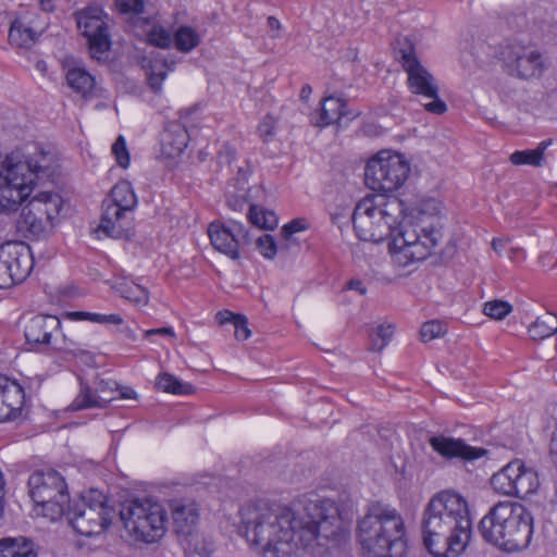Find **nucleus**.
I'll return each instance as SVG.
<instances>
[{
	"label": "nucleus",
	"instance_id": "nucleus-1",
	"mask_svg": "<svg viewBox=\"0 0 557 557\" xmlns=\"http://www.w3.org/2000/svg\"><path fill=\"white\" fill-rule=\"evenodd\" d=\"M345 536L339 510L330 499L282 509L259 505L247 521V537L262 546L263 557H292L300 548L320 553L318 548L337 545Z\"/></svg>",
	"mask_w": 557,
	"mask_h": 557
},
{
	"label": "nucleus",
	"instance_id": "nucleus-2",
	"mask_svg": "<svg viewBox=\"0 0 557 557\" xmlns=\"http://www.w3.org/2000/svg\"><path fill=\"white\" fill-rule=\"evenodd\" d=\"M351 219L361 240L379 243L392 237L391 257L400 268L426 259L443 237L438 228L405 216L404 203L396 197L368 195L358 201Z\"/></svg>",
	"mask_w": 557,
	"mask_h": 557
},
{
	"label": "nucleus",
	"instance_id": "nucleus-3",
	"mask_svg": "<svg viewBox=\"0 0 557 557\" xmlns=\"http://www.w3.org/2000/svg\"><path fill=\"white\" fill-rule=\"evenodd\" d=\"M421 535L435 557H458L471 537V519L463 496L450 490L435 494L423 510Z\"/></svg>",
	"mask_w": 557,
	"mask_h": 557
},
{
	"label": "nucleus",
	"instance_id": "nucleus-4",
	"mask_svg": "<svg viewBox=\"0 0 557 557\" xmlns=\"http://www.w3.org/2000/svg\"><path fill=\"white\" fill-rule=\"evenodd\" d=\"M53 157L36 149L21 148L0 154V214L15 212L30 196L36 184L51 174Z\"/></svg>",
	"mask_w": 557,
	"mask_h": 557
},
{
	"label": "nucleus",
	"instance_id": "nucleus-5",
	"mask_svg": "<svg viewBox=\"0 0 557 557\" xmlns=\"http://www.w3.org/2000/svg\"><path fill=\"white\" fill-rule=\"evenodd\" d=\"M357 539L367 557H404L407 550L403 517L382 503L368 507L358 522Z\"/></svg>",
	"mask_w": 557,
	"mask_h": 557
},
{
	"label": "nucleus",
	"instance_id": "nucleus-6",
	"mask_svg": "<svg viewBox=\"0 0 557 557\" xmlns=\"http://www.w3.org/2000/svg\"><path fill=\"white\" fill-rule=\"evenodd\" d=\"M482 539L506 553L529 547L533 535V516L517 502H498L479 522Z\"/></svg>",
	"mask_w": 557,
	"mask_h": 557
},
{
	"label": "nucleus",
	"instance_id": "nucleus-7",
	"mask_svg": "<svg viewBox=\"0 0 557 557\" xmlns=\"http://www.w3.org/2000/svg\"><path fill=\"white\" fill-rule=\"evenodd\" d=\"M120 519L136 540L153 543L165 533L166 512L162 505L149 498L125 502L120 510Z\"/></svg>",
	"mask_w": 557,
	"mask_h": 557
},
{
	"label": "nucleus",
	"instance_id": "nucleus-8",
	"mask_svg": "<svg viewBox=\"0 0 557 557\" xmlns=\"http://www.w3.org/2000/svg\"><path fill=\"white\" fill-rule=\"evenodd\" d=\"M395 49L396 60L407 73L408 88L412 94L431 98L432 101L424 104L426 111L434 114H443L447 110L446 103L438 97V86L434 76L421 64L417 58L414 46L408 38L398 40Z\"/></svg>",
	"mask_w": 557,
	"mask_h": 557
},
{
	"label": "nucleus",
	"instance_id": "nucleus-9",
	"mask_svg": "<svg viewBox=\"0 0 557 557\" xmlns=\"http://www.w3.org/2000/svg\"><path fill=\"white\" fill-rule=\"evenodd\" d=\"M28 493L44 516L54 521L65 513L70 494L64 478L54 469L34 471L27 481Z\"/></svg>",
	"mask_w": 557,
	"mask_h": 557
},
{
	"label": "nucleus",
	"instance_id": "nucleus-10",
	"mask_svg": "<svg viewBox=\"0 0 557 557\" xmlns=\"http://www.w3.org/2000/svg\"><path fill=\"white\" fill-rule=\"evenodd\" d=\"M64 515L76 533L90 537L110 525L113 509L108 506L107 497L101 492L90 490L74 504L69 502Z\"/></svg>",
	"mask_w": 557,
	"mask_h": 557
},
{
	"label": "nucleus",
	"instance_id": "nucleus-11",
	"mask_svg": "<svg viewBox=\"0 0 557 557\" xmlns=\"http://www.w3.org/2000/svg\"><path fill=\"white\" fill-rule=\"evenodd\" d=\"M499 60L507 75L520 81L539 79L548 69V59L544 52L534 45L517 39L500 45Z\"/></svg>",
	"mask_w": 557,
	"mask_h": 557
},
{
	"label": "nucleus",
	"instance_id": "nucleus-12",
	"mask_svg": "<svg viewBox=\"0 0 557 557\" xmlns=\"http://www.w3.org/2000/svg\"><path fill=\"white\" fill-rule=\"evenodd\" d=\"M63 206L59 193L41 191L23 207L17 219V230L28 237L41 238L51 234Z\"/></svg>",
	"mask_w": 557,
	"mask_h": 557
},
{
	"label": "nucleus",
	"instance_id": "nucleus-13",
	"mask_svg": "<svg viewBox=\"0 0 557 557\" xmlns=\"http://www.w3.org/2000/svg\"><path fill=\"white\" fill-rule=\"evenodd\" d=\"M409 173L410 164L403 154L380 151L368 161L364 181L370 189L387 194L399 189Z\"/></svg>",
	"mask_w": 557,
	"mask_h": 557
},
{
	"label": "nucleus",
	"instance_id": "nucleus-14",
	"mask_svg": "<svg viewBox=\"0 0 557 557\" xmlns=\"http://www.w3.org/2000/svg\"><path fill=\"white\" fill-rule=\"evenodd\" d=\"M491 485L498 494L523 498L536 492L540 481L533 468H528L522 460L515 459L492 475Z\"/></svg>",
	"mask_w": 557,
	"mask_h": 557
},
{
	"label": "nucleus",
	"instance_id": "nucleus-15",
	"mask_svg": "<svg viewBox=\"0 0 557 557\" xmlns=\"http://www.w3.org/2000/svg\"><path fill=\"white\" fill-rule=\"evenodd\" d=\"M137 205L136 195L128 182L115 184L110 197L102 203L103 212L99 228L108 236L120 238L125 227L123 224L125 214L132 211Z\"/></svg>",
	"mask_w": 557,
	"mask_h": 557
},
{
	"label": "nucleus",
	"instance_id": "nucleus-16",
	"mask_svg": "<svg viewBox=\"0 0 557 557\" xmlns=\"http://www.w3.org/2000/svg\"><path fill=\"white\" fill-rule=\"evenodd\" d=\"M34 257L30 247L22 242L0 245V288L22 283L30 274Z\"/></svg>",
	"mask_w": 557,
	"mask_h": 557
},
{
	"label": "nucleus",
	"instance_id": "nucleus-17",
	"mask_svg": "<svg viewBox=\"0 0 557 557\" xmlns=\"http://www.w3.org/2000/svg\"><path fill=\"white\" fill-rule=\"evenodd\" d=\"M107 14L102 7L91 4L75 13L78 29L88 42L91 58L101 60L111 47L106 22Z\"/></svg>",
	"mask_w": 557,
	"mask_h": 557
},
{
	"label": "nucleus",
	"instance_id": "nucleus-18",
	"mask_svg": "<svg viewBox=\"0 0 557 557\" xmlns=\"http://www.w3.org/2000/svg\"><path fill=\"white\" fill-rule=\"evenodd\" d=\"M208 236L215 250L233 260L239 258L240 242L248 243V233L239 223H234L232 227H228L221 222H212L208 226Z\"/></svg>",
	"mask_w": 557,
	"mask_h": 557
},
{
	"label": "nucleus",
	"instance_id": "nucleus-19",
	"mask_svg": "<svg viewBox=\"0 0 557 557\" xmlns=\"http://www.w3.org/2000/svg\"><path fill=\"white\" fill-rule=\"evenodd\" d=\"M430 446L444 458H461L465 461H474L488 454L482 447L468 445L462 438H454L445 435H435L429 440Z\"/></svg>",
	"mask_w": 557,
	"mask_h": 557
},
{
	"label": "nucleus",
	"instance_id": "nucleus-20",
	"mask_svg": "<svg viewBox=\"0 0 557 557\" xmlns=\"http://www.w3.org/2000/svg\"><path fill=\"white\" fill-rule=\"evenodd\" d=\"M115 387L117 383L114 381L100 380L96 388L92 389L88 385H81V391L71 404L72 410H81L85 408L104 407L108 403L115 399Z\"/></svg>",
	"mask_w": 557,
	"mask_h": 557
},
{
	"label": "nucleus",
	"instance_id": "nucleus-21",
	"mask_svg": "<svg viewBox=\"0 0 557 557\" xmlns=\"http://www.w3.org/2000/svg\"><path fill=\"white\" fill-rule=\"evenodd\" d=\"M24 403L23 387L16 381L0 375V423L16 418Z\"/></svg>",
	"mask_w": 557,
	"mask_h": 557
},
{
	"label": "nucleus",
	"instance_id": "nucleus-22",
	"mask_svg": "<svg viewBox=\"0 0 557 557\" xmlns=\"http://www.w3.org/2000/svg\"><path fill=\"white\" fill-rule=\"evenodd\" d=\"M61 321L55 315H34L24 327L26 342L35 346H49L51 345L52 335L59 331Z\"/></svg>",
	"mask_w": 557,
	"mask_h": 557
},
{
	"label": "nucleus",
	"instance_id": "nucleus-23",
	"mask_svg": "<svg viewBox=\"0 0 557 557\" xmlns=\"http://www.w3.org/2000/svg\"><path fill=\"white\" fill-rule=\"evenodd\" d=\"M170 509L173 519V529L177 536L195 529L199 513L194 502L173 499L170 502Z\"/></svg>",
	"mask_w": 557,
	"mask_h": 557
},
{
	"label": "nucleus",
	"instance_id": "nucleus-24",
	"mask_svg": "<svg viewBox=\"0 0 557 557\" xmlns=\"http://www.w3.org/2000/svg\"><path fill=\"white\" fill-rule=\"evenodd\" d=\"M189 135L184 125L173 123L162 134V151L169 157L180 156L187 147Z\"/></svg>",
	"mask_w": 557,
	"mask_h": 557
},
{
	"label": "nucleus",
	"instance_id": "nucleus-25",
	"mask_svg": "<svg viewBox=\"0 0 557 557\" xmlns=\"http://www.w3.org/2000/svg\"><path fill=\"white\" fill-rule=\"evenodd\" d=\"M347 104L342 98L330 96L324 98L318 117L312 116L311 122L319 127L329 126L348 115Z\"/></svg>",
	"mask_w": 557,
	"mask_h": 557
},
{
	"label": "nucleus",
	"instance_id": "nucleus-26",
	"mask_svg": "<svg viewBox=\"0 0 557 557\" xmlns=\"http://www.w3.org/2000/svg\"><path fill=\"white\" fill-rule=\"evenodd\" d=\"M178 543L188 556L210 557L214 550L213 542L194 530L177 536Z\"/></svg>",
	"mask_w": 557,
	"mask_h": 557
},
{
	"label": "nucleus",
	"instance_id": "nucleus-27",
	"mask_svg": "<svg viewBox=\"0 0 557 557\" xmlns=\"http://www.w3.org/2000/svg\"><path fill=\"white\" fill-rule=\"evenodd\" d=\"M41 30L35 29L25 18H16L11 23L9 42L17 48H30L40 36Z\"/></svg>",
	"mask_w": 557,
	"mask_h": 557
},
{
	"label": "nucleus",
	"instance_id": "nucleus-28",
	"mask_svg": "<svg viewBox=\"0 0 557 557\" xmlns=\"http://www.w3.org/2000/svg\"><path fill=\"white\" fill-rule=\"evenodd\" d=\"M113 289L136 307H145L149 302V292L133 281L120 280L113 284Z\"/></svg>",
	"mask_w": 557,
	"mask_h": 557
},
{
	"label": "nucleus",
	"instance_id": "nucleus-29",
	"mask_svg": "<svg viewBox=\"0 0 557 557\" xmlns=\"http://www.w3.org/2000/svg\"><path fill=\"white\" fill-rule=\"evenodd\" d=\"M0 557H37V554L26 539L4 537L0 540Z\"/></svg>",
	"mask_w": 557,
	"mask_h": 557
},
{
	"label": "nucleus",
	"instance_id": "nucleus-30",
	"mask_svg": "<svg viewBox=\"0 0 557 557\" xmlns=\"http://www.w3.org/2000/svg\"><path fill=\"white\" fill-rule=\"evenodd\" d=\"M175 49L183 53H188L197 48L201 42L200 34L191 26H180L173 35Z\"/></svg>",
	"mask_w": 557,
	"mask_h": 557
},
{
	"label": "nucleus",
	"instance_id": "nucleus-31",
	"mask_svg": "<svg viewBox=\"0 0 557 557\" xmlns=\"http://www.w3.org/2000/svg\"><path fill=\"white\" fill-rule=\"evenodd\" d=\"M552 139L543 140L535 149L518 150L510 156L511 163L516 165L529 164L541 166L544 161V151L552 145Z\"/></svg>",
	"mask_w": 557,
	"mask_h": 557
},
{
	"label": "nucleus",
	"instance_id": "nucleus-32",
	"mask_svg": "<svg viewBox=\"0 0 557 557\" xmlns=\"http://www.w3.org/2000/svg\"><path fill=\"white\" fill-rule=\"evenodd\" d=\"M67 85L76 92L87 96L95 88V77L82 67H72L66 73Z\"/></svg>",
	"mask_w": 557,
	"mask_h": 557
},
{
	"label": "nucleus",
	"instance_id": "nucleus-33",
	"mask_svg": "<svg viewBox=\"0 0 557 557\" xmlns=\"http://www.w3.org/2000/svg\"><path fill=\"white\" fill-rule=\"evenodd\" d=\"M528 332L534 341H542L552 336L557 332V315L546 312L529 326Z\"/></svg>",
	"mask_w": 557,
	"mask_h": 557
},
{
	"label": "nucleus",
	"instance_id": "nucleus-34",
	"mask_svg": "<svg viewBox=\"0 0 557 557\" xmlns=\"http://www.w3.org/2000/svg\"><path fill=\"white\" fill-rule=\"evenodd\" d=\"M175 67V62H169L165 59L159 60L154 59L147 71V79L150 88L153 91H160L162 82L168 76V72L173 71Z\"/></svg>",
	"mask_w": 557,
	"mask_h": 557
},
{
	"label": "nucleus",
	"instance_id": "nucleus-35",
	"mask_svg": "<svg viewBox=\"0 0 557 557\" xmlns=\"http://www.w3.org/2000/svg\"><path fill=\"white\" fill-rule=\"evenodd\" d=\"M156 387L174 395H188L193 393V386L189 383L182 382L170 373H160L156 380Z\"/></svg>",
	"mask_w": 557,
	"mask_h": 557
},
{
	"label": "nucleus",
	"instance_id": "nucleus-36",
	"mask_svg": "<svg viewBox=\"0 0 557 557\" xmlns=\"http://www.w3.org/2000/svg\"><path fill=\"white\" fill-rule=\"evenodd\" d=\"M248 219L251 224L263 230H273L277 225V216L273 211L251 205Z\"/></svg>",
	"mask_w": 557,
	"mask_h": 557
},
{
	"label": "nucleus",
	"instance_id": "nucleus-37",
	"mask_svg": "<svg viewBox=\"0 0 557 557\" xmlns=\"http://www.w3.org/2000/svg\"><path fill=\"white\" fill-rule=\"evenodd\" d=\"M394 333V326L392 324H382L370 335V347L372 351H382L387 345Z\"/></svg>",
	"mask_w": 557,
	"mask_h": 557
},
{
	"label": "nucleus",
	"instance_id": "nucleus-38",
	"mask_svg": "<svg viewBox=\"0 0 557 557\" xmlns=\"http://www.w3.org/2000/svg\"><path fill=\"white\" fill-rule=\"evenodd\" d=\"M173 36L162 26L153 25L147 33V42L151 46L168 49L173 44Z\"/></svg>",
	"mask_w": 557,
	"mask_h": 557
},
{
	"label": "nucleus",
	"instance_id": "nucleus-39",
	"mask_svg": "<svg viewBox=\"0 0 557 557\" xmlns=\"http://www.w3.org/2000/svg\"><path fill=\"white\" fill-rule=\"evenodd\" d=\"M512 310V306L504 300H492L484 304L483 312L495 320H502Z\"/></svg>",
	"mask_w": 557,
	"mask_h": 557
},
{
	"label": "nucleus",
	"instance_id": "nucleus-40",
	"mask_svg": "<svg viewBox=\"0 0 557 557\" xmlns=\"http://www.w3.org/2000/svg\"><path fill=\"white\" fill-rule=\"evenodd\" d=\"M446 332L445 325L436 320L423 323L420 330V336L423 342H430L436 337L444 335Z\"/></svg>",
	"mask_w": 557,
	"mask_h": 557
},
{
	"label": "nucleus",
	"instance_id": "nucleus-41",
	"mask_svg": "<svg viewBox=\"0 0 557 557\" xmlns=\"http://www.w3.org/2000/svg\"><path fill=\"white\" fill-rule=\"evenodd\" d=\"M112 153L114 154L117 164L126 169L129 165V152L126 147L125 138L120 135L112 145Z\"/></svg>",
	"mask_w": 557,
	"mask_h": 557
},
{
	"label": "nucleus",
	"instance_id": "nucleus-42",
	"mask_svg": "<svg viewBox=\"0 0 557 557\" xmlns=\"http://www.w3.org/2000/svg\"><path fill=\"white\" fill-rule=\"evenodd\" d=\"M275 120L272 115H265L258 125L257 132L263 143H269L275 135Z\"/></svg>",
	"mask_w": 557,
	"mask_h": 557
},
{
	"label": "nucleus",
	"instance_id": "nucleus-43",
	"mask_svg": "<svg viewBox=\"0 0 557 557\" xmlns=\"http://www.w3.org/2000/svg\"><path fill=\"white\" fill-rule=\"evenodd\" d=\"M115 5L123 14L139 15L144 12V0H115Z\"/></svg>",
	"mask_w": 557,
	"mask_h": 557
},
{
	"label": "nucleus",
	"instance_id": "nucleus-44",
	"mask_svg": "<svg viewBox=\"0 0 557 557\" xmlns=\"http://www.w3.org/2000/svg\"><path fill=\"white\" fill-rule=\"evenodd\" d=\"M257 248L268 259L274 258L277 250L274 238L269 234H264L257 239Z\"/></svg>",
	"mask_w": 557,
	"mask_h": 557
},
{
	"label": "nucleus",
	"instance_id": "nucleus-45",
	"mask_svg": "<svg viewBox=\"0 0 557 557\" xmlns=\"http://www.w3.org/2000/svg\"><path fill=\"white\" fill-rule=\"evenodd\" d=\"M63 346H60L59 349L65 350L67 352L73 354L74 356H81L85 357L86 361H89L92 359L91 354L83 347L82 344L78 342H75L73 339H69L66 336H64L63 339Z\"/></svg>",
	"mask_w": 557,
	"mask_h": 557
},
{
	"label": "nucleus",
	"instance_id": "nucleus-46",
	"mask_svg": "<svg viewBox=\"0 0 557 557\" xmlns=\"http://www.w3.org/2000/svg\"><path fill=\"white\" fill-rule=\"evenodd\" d=\"M235 327V337L239 341H246L250 336L248 329L247 318L243 314H237L236 321L233 323Z\"/></svg>",
	"mask_w": 557,
	"mask_h": 557
},
{
	"label": "nucleus",
	"instance_id": "nucleus-47",
	"mask_svg": "<svg viewBox=\"0 0 557 557\" xmlns=\"http://www.w3.org/2000/svg\"><path fill=\"white\" fill-rule=\"evenodd\" d=\"M307 227L308 224L305 219H294L283 226L282 234L288 238L290 235L305 231Z\"/></svg>",
	"mask_w": 557,
	"mask_h": 557
},
{
	"label": "nucleus",
	"instance_id": "nucleus-48",
	"mask_svg": "<svg viewBox=\"0 0 557 557\" xmlns=\"http://www.w3.org/2000/svg\"><path fill=\"white\" fill-rule=\"evenodd\" d=\"M94 318V323L98 324H114V325H121L123 323V318L119 313H110V314H101L96 313Z\"/></svg>",
	"mask_w": 557,
	"mask_h": 557
},
{
	"label": "nucleus",
	"instance_id": "nucleus-49",
	"mask_svg": "<svg viewBox=\"0 0 557 557\" xmlns=\"http://www.w3.org/2000/svg\"><path fill=\"white\" fill-rule=\"evenodd\" d=\"M236 151L230 145H223L218 153V159L221 163L231 164L235 160Z\"/></svg>",
	"mask_w": 557,
	"mask_h": 557
},
{
	"label": "nucleus",
	"instance_id": "nucleus-50",
	"mask_svg": "<svg viewBox=\"0 0 557 557\" xmlns=\"http://www.w3.org/2000/svg\"><path fill=\"white\" fill-rule=\"evenodd\" d=\"M95 312L87 311H70L65 313V317L72 321H90L94 323Z\"/></svg>",
	"mask_w": 557,
	"mask_h": 557
},
{
	"label": "nucleus",
	"instance_id": "nucleus-51",
	"mask_svg": "<svg viewBox=\"0 0 557 557\" xmlns=\"http://www.w3.org/2000/svg\"><path fill=\"white\" fill-rule=\"evenodd\" d=\"M164 335L170 337H175L174 330L171 326L160 327V329H150L145 332V337L149 338L152 335Z\"/></svg>",
	"mask_w": 557,
	"mask_h": 557
},
{
	"label": "nucleus",
	"instance_id": "nucleus-52",
	"mask_svg": "<svg viewBox=\"0 0 557 557\" xmlns=\"http://www.w3.org/2000/svg\"><path fill=\"white\" fill-rule=\"evenodd\" d=\"M237 314H234L233 312L228 310H222L219 311L215 314V319L219 322V324H225V323H234L236 321Z\"/></svg>",
	"mask_w": 557,
	"mask_h": 557
},
{
	"label": "nucleus",
	"instance_id": "nucleus-53",
	"mask_svg": "<svg viewBox=\"0 0 557 557\" xmlns=\"http://www.w3.org/2000/svg\"><path fill=\"white\" fill-rule=\"evenodd\" d=\"M115 392H119V398H121V399H137V397H138L135 389H133L129 386L120 387L117 385V387H115Z\"/></svg>",
	"mask_w": 557,
	"mask_h": 557
},
{
	"label": "nucleus",
	"instance_id": "nucleus-54",
	"mask_svg": "<svg viewBox=\"0 0 557 557\" xmlns=\"http://www.w3.org/2000/svg\"><path fill=\"white\" fill-rule=\"evenodd\" d=\"M346 288L350 290H356L360 295H364L367 293V288L363 285L362 281L356 278L348 281L346 284Z\"/></svg>",
	"mask_w": 557,
	"mask_h": 557
},
{
	"label": "nucleus",
	"instance_id": "nucleus-55",
	"mask_svg": "<svg viewBox=\"0 0 557 557\" xmlns=\"http://www.w3.org/2000/svg\"><path fill=\"white\" fill-rule=\"evenodd\" d=\"M549 454L552 461L557 467V428L553 432L550 444H549Z\"/></svg>",
	"mask_w": 557,
	"mask_h": 557
},
{
	"label": "nucleus",
	"instance_id": "nucleus-56",
	"mask_svg": "<svg viewBox=\"0 0 557 557\" xmlns=\"http://www.w3.org/2000/svg\"><path fill=\"white\" fill-rule=\"evenodd\" d=\"M39 5L45 12H52L54 10L53 0H39Z\"/></svg>",
	"mask_w": 557,
	"mask_h": 557
},
{
	"label": "nucleus",
	"instance_id": "nucleus-57",
	"mask_svg": "<svg viewBox=\"0 0 557 557\" xmlns=\"http://www.w3.org/2000/svg\"><path fill=\"white\" fill-rule=\"evenodd\" d=\"M312 92V88L310 85L302 86L300 90V99L307 101Z\"/></svg>",
	"mask_w": 557,
	"mask_h": 557
},
{
	"label": "nucleus",
	"instance_id": "nucleus-58",
	"mask_svg": "<svg viewBox=\"0 0 557 557\" xmlns=\"http://www.w3.org/2000/svg\"><path fill=\"white\" fill-rule=\"evenodd\" d=\"M268 25L272 30H278L281 28L280 21L274 16L268 17Z\"/></svg>",
	"mask_w": 557,
	"mask_h": 557
},
{
	"label": "nucleus",
	"instance_id": "nucleus-59",
	"mask_svg": "<svg viewBox=\"0 0 557 557\" xmlns=\"http://www.w3.org/2000/svg\"><path fill=\"white\" fill-rule=\"evenodd\" d=\"M492 246H493L494 250L497 251L499 248L504 247V240H502V239H493Z\"/></svg>",
	"mask_w": 557,
	"mask_h": 557
},
{
	"label": "nucleus",
	"instance_id": "nucleus-60",
	"mask_svg": "<svg viewBox=\"0 0 557 557\" xmlns=\"http://www.w3.org/2000/svg\"><path fill=\"white\" fill-rule=\"evenodd\" d=\"M124 332L132 338H134V332L129 327H125Z\"/></svg>",
	"mask_w": 557,
	"mask_h": 557
},
{
	"label": "nucleus",
	"instance_id": "nucleus-61",
	"mask_svg": "<svg viewBox=\"0 0 557 557\" xmlns=\"http://www.w3.org/2000/svg\"><path fill=\"white\" fill-rule=\"evenodd\" d=\"M0 505H3V491L0 490Z\"/></svg>",
	"mask_w": 557,
	"mask_h": 557
},
{
	"label": "nucleus",
	"instance_id": "nucleus-62",
	"mask_svg": "<svg viewBox=\"0 0 557 557\" xmlns=\"http://www.w3.org/2000/svg\"><path fill=\"white\" fill-rule=\"evenodd\" d=\"M2 515H3V505H0V519L2 518Z\"/></svg>",
	"mask_w": 557,
	"mask_h": 557
},
{
	"label": "nucleus",
	"instance_id": "nucleus-63",
	"mask_svg": "<svg viewBox=\"0 0 557 557\" xmlns=\"http://www.w3.org/2000/svg\"><path fill=\"white\" fill-rule=\"evenodd\" d=\"M37 67L42 69L41 62H38Z\"/></svg>",
	"mask_w": 557,
	"mask_h": 557
}]
</instances>
